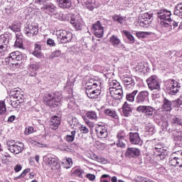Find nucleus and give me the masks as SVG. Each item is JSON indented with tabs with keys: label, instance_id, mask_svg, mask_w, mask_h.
<instances>
[{
	"label": "nucleus",
	"instance_id": "f257e3e1",
	"mask_svg": "<svg viewBox=\"0 0 182 182\" xmlns=\"http://www.w3.org/2000/svg\"><path fill=\"white\" fill-rule=\"evenodd\" d=\"M23 57L22 56V54L19 51H14L11 53H10L9 57H7L3 60V65H12L13 68H19L21 66V60Z\"/></svg>",
	"mask_w": 182,
	"mask_h": 182
},
{
	"label": "nucleus",
	"instance_id": "f03ea898",
	"mask_svg": "<svg viewBox=\"0 0 182 182\" xmlns=\"http://www.w3.org/2000/svg\"><path fill=\"white\" fill-rule=\"evenodd\" d=\"M10 38V33H4L0 36V59H4L8 55Z\"/></svg>",
	"mask_w": 182,
	"mask_h": 182
},
{
	"label": "nucleus",
	"instance_id": "7ed1b4c3",
	"mask_svg": "<svg viewBox=\"0 0 182 182\" xmlns=\"http://www.w3.org/2000/svg\"><path fill=\"white\" fill-rule=\"evenodd\" d=\"M45 102L49 107H58L60 105V102H62V92H55L53 94H47Z\"/></svg>",
	"mask_w": 182,
	"mask_h": 182
},
{
	"label": "nucleus",
	"instance_id": "20e7f679",
	"mask_svg": "<svg viewBox=\"0 0 182 182\" xmlns=\"http://www.w3.org/2000/svg\"><path fill=\"white\" fill-rule=\"evenodd\" d=\"M180 87H181V85H180V83L175 80L170 79L165 82V89L166 92L173 96L177 95V93L180 92Z\"/></svg>",
	"mask_w": 182,
	"mask_h": 182
},
{
	"label": "nucleus",
	"instance_id": "39448f33",
	"mask_svg": "<svg viewBox=\"0 0 182 182\" xmlns=\"http://www.w3.org/2000/svg\"><path fill=\"white\" fill-rule=\"evenodd\" d=\"M23 33L28 36V38H33L36 35H38L39 32V27H38V23L28 21L23 29Z\"/></svg>",
	"mask_w": 182,
	"mask_h": 182
},
{
	"label": "nucleus",
	"instance_id": "423d86ee",
	"mask_svg": "<svg viewBox=\"0 0 182 182\" xmlns=\"http://www.w3.org/2000/svg\"><path fill=\"white\" fill-rule=\"evenodd\" d=\"M102 83L99 81H95L92 85H88L86 87L85 93L90 99H97L101 92L100 90L96 89L97 86H100Z\"/></svg>",
	"mask_w": 182,
	"mask_h": 182
},
{
	"label": "nucleus",
	"instance_id": "0eeeda50",
	"mask_svg": "<svg viewBox=\"0 0 182 182\" xmlns=\"http://www.w3.org/2000/svg\"><path fill=\"white\" fill-rule=\"evenodd\" d=\"M6 146L8 150L11 151V153H14V154H19L23 151L25 148V145L22 142H15L14 141H9L6 142Z\"/></svg>",
	"mask_w": 182,
	"mask_h": 182
},
{
	"label": "nucleus",
	"instance_id": "6e6552de",
	"mask_svg": "<svg viewBox=\"0 0 182 182\" xmlns=\"http://www.w3.org/2000/svg\"><path fill=\"white\" fill-rule=\"evenodd\" d=\"M57 39L60 43H69L71 42L73 38V34L72 32L68 31L66 30H60L56 32Z\"/></svg>",
	"mask_w": 182,
	"mask_h": 182
},
{
	"label": "nucleus",
	"instance_id": "1a4fd4ad",
	"mask_svg": "<svg viewBox=\"0 0 182 182\" xmlns=\"http://www.w3.org/2000/svg\"><path fill=\"white\" fill-rule=\"evenodd\" d=\"M139 23L141 28H149L150 26V23H151V21H153V14L145 13L141 14L139 17Z\"/></svg>",
	"mask_w": 182,
	"mask_h": 182
},
{
	"label": "nucleus",
	"instance_id": "9d476101",
	"mask_svg": "<svg viewBox=\"0 0 182 182\" xmlns=\"http://www.w3.org/2000/svg\"><path fill=\"white\" fill-rule=\"evenodd\" d=\"M41 68V64L39 63L31 60L30 63L27 67V75L31 77H35L38 75V70Z\"/></svg>",
	"mask_w": 182,
	"mask_h": 182
},
{
	"label": "nucleus",
	"instance_id": "9b49d317",
	"mask_svg": "<svg viewBox=\"0 0 182 182\" xmlns=\"http://www.w3.org/2000/svg\"><path fill=\"white\" fill-rule=\"evenodd\" d=\"M43 161L51 170L60 168V162H59L57 158L45 156L43 157Z\"/></svg>",
	"mask_w": 182,
	"mask_h": 182
},
{
	"label": "nucleus",
	"instance_id": "f8f14e48",
	"mask_svg": "<svg viewBox=\"0 0 182 182\" xmlns=\"http://www.w3.org/2000/svg\"><path fill=\"white\" fill-rule=\"evenodd\" d=\"M146 83L150 90H160V82L156 75H151L146 80Z\"/></svg>",
	"mask_w": 182,
	"mask_h": 182
},
{
	"label": "nucleus",
	"instance_id": "ddd939ff",
	"mask_svg": "<svg viewBox=\"0 0 182 182\" xmlns=\"http://www.w3.org/2000/svg\"><path fill=\"white\" fill-rule=\"evenodd\" d=\"M108 127L107 125L97 124L95 127L96 136L99 139H106L109 134V132H107Z\"/></svg>",
	"mask_w": 182,
	"mask_h": 182
},
{
	"label": "nucleus",
	"instance_id": "4468645a",
	"mask_svg": "<svg viewBox=\"0 0 182 182\" xmlns=\"http://www.w3.org/2000/svg\"><path fill=\"white\" fill-rule=\"evenodd\" d=\"M91 29L96 38H103V35L105 33V28L102 26V23L100 21H97L94 24H92Z\"/></svg>",
	"mask_w": 182,
	"mask_h": 182
},
{
	"label": "nucleus",
	"instance_id": "2eb2a0df",
	"mask_svg": "<svg viewBox=\"0 0 182 182\" xmlns=\"http://www.w3.org/2000/svg\"><path fill=\"white\" fill-rule=\"evenodd\" d=\"M154 107L147 105H140L136 109L138 113H142V114H144L146 117H151L153 113H154Z\"/></svg>",
	"mask_w": 182,
	"mask_h": 182
},
{
	"label": "nucleus",
	"instance_id": "dca6fc26",
	"mask_svg": "<svg viewBox=\"0 0 182 182\" xmlns=\"http://www.w3.org/2000/svg\"><path fill=\"white\" fill-rule=\"evenodd\" d=\"M149 93L147 90L140 91L135 98V103H137V105L147 103L149 102Z\"/></svg>",
	"mask_w": 182,
	"mask_h": 182
},
{
	"label": "nucleus",
	"instance_id": "f3484780",
	"mask_svg": "<svg viewBox=\"0 0 182 182\" xmlns=\"http://www.w3.org/2000/svg\"><path fill=\"white\" fill-rule=\"evenodd\" d=\"M157 17L160 19L161 22H170L171 21V11L161 9L157 13Z\"/></svg>",
	"mask_w": 182,
	"mask_h": 182
},
{
	"label": "nucleus",
	"instance_id": "a211bd4d",
	"mask_svg": "<svg viewBox=\"0 0 182 182\" xmlns=\"http://www.w3.org/2000/svg\"><path fill=\"white\" fill-rule=\"evenodd\" d=\"M109 92L111 97H113L115 100H120L123 98V87L122 86L109 89Z\"/></svg>",
	"mask_w": 182,
	"mask_h": 182
},
{
	"label": "nucleus",
	"instance_id": "6ab92c4d",
	"mask_svg": "<svg viewBox=\"0 0 182 182\" xmlns=\"http://www.w3.org/2000/svg\"><path fill=\"white\" fill-rule=\"evenodd\" d=\"M129 136L131 144H135L136 146L143 145V140L140 138V134L138 132H129Z\"/></svg>",
	"mask_w": 182,
	"mask_h": 182
},
{
	"label": "nucleus",
	"instance_id": "aec40b11",
	"mask_svg": "<svg viewBox=\"0 0 182 182\" xmlns=\"http://www.w3.org/2000/svg\"><path fill=\"white\" fill-rule=\"evenodd\" d=\"M110 43L114 46V48H118L119 49H122V50H124L126 49V46H124V44L122 43V41H120V39L116 36H112L109 38Z\"/></svg>",
	"mask_w": 182,
	"mask_h": 182
},
{
	"label": "nucleus",
	"instance_id": "412c9836",
	"mask_svg": "<svg viewBox=\"0 0 182 182\" xmlns=\"http://www.w3.org/2000/svg\"><path fill=\"white\" fill-rule=\"evenodd\" d=\"M49 125L52 130H58L60 126V117L56 115L53 116L50 119Z\"/></svg>",
	"mask_w": 182,
	"mask_h": 182
},
{
	"label": "nucleus",
	"instance_id": "4be33fe9",
	"mask_svg": "<svg viewBox=\"0 0 182 182\" xmlns=\"http://www.w3.org/2000/svg\"><path fill=\"white\" fill-rule=\"evenodd\" d=\"M9 96L14 97V99H17V100L19 102H23L25 100V96H23V94H21V91L16 88H14L10 91Z\"/></svg>",
	"mask_w": 182,
	"mask_h": 182
},
{
	"label": "nucleus",
	"instance_id": "5701e85b",
	"mask_svg": "<svg viewBox=\"0 0 182 182\" xmlns=\"http://www.w3.org/2000/svg\"><path fill=\"white\" fill-rule=\"evenodd\" d=\"M70 23H72L75 31H80L82 29V25L83 23V21H82V18H76L75 16H73L70 18Z\"/></svg>",
	"mask_w": 182,
	"mask_h": 182
},
{
	"label": "nucleus",
	"instance_id": "b1692460",
	"mask_svg": "<svg viewBox=\"0 0 182 182\" xmlns=\"http://www.w3.org/2000/svg\"><path fill=\"white\" fill-rule=\"evenodd\" d=\"M139 155H140V150L136 148H128L125 153L126 157H128L129 159L139 157Z\"/></svg>",
	"mask_w": 182,
	"mask_h": 182
},
{
	"label": "nucleus",
	"instance_id": "393cba45",
	"mask_svg": "<svg viewBox=\"0 0 182 182\" xmlns=\"http://www.w3.org/2000/svg\"><path fill=\"white\" fill-rule=\"evenodd\" d=\"M133 112V108H132V105L125 102L122 105V113L125 117H129V116H132V113Z\"/></svg>",
	"mask_w": 182,
	"mask_h": 182
},
{
	"label": "nucleus",
	"instance_id": "a878e982",
	"mask_svg": "<svg viewBox=\"0 0 182 182\" xmlns=\"http://www.w3.org/2000/svg\"><path fill=\"white\" fill-rule=\"evenodd\" d=\"M41 9L48 15H53V14H55V12L56 11V6L53 5V4H49L44 5L41 8Z\"/></svg>",
	"mask_w": 182,
	"mask_h": 182
},
{
	"label": "nucleus",
	"instance_id": "bb28decb",
	"mask_svg": "<svg viewBox=\"0 0 182 182\" xmlns=\"http://www.w3.org/2000/svg\"><path fill=\"white\" fill-rule=\"evenodd\" d=\"M123 83L126 89H128V90L133 89V87H134V85H136V83L134 82V80H133V77H124Z\"/></svg>",
	"mask_w": 182,
	"mask_h": 182
},
{
	"label": "nucleus",
	"instance_id": "cd10ccee",
	"mask_svg": "<svg viewBox=\"0 0 182 182\" xmlns=\"http://www.w3.org/2000/svg\"><path fill=\"white\" fill-rule=\"evenodd\" d=\"M58 6L63 9H70L72 8V0H57Z\"/></svg>",
	"mask_w": 182,
	"mask_h": 182
},
{
	"label": "nucleus",
	"instance_id": "c85d7f7f",
	"mask_svg": "<svg viewBox=\"0 0 182 182\" xmlns=\"http://www.w3.org/2000/svg\"><path fill=\"white\" fill-rule=\"evenodd\" d=\"M36 58H42L43 54L42 53V46L40 44L34 45V51L32 53Z\"/></svg>",
	"mask_w": 182,
	"mask_h": 182
},
{
	"label": "nucleus",
	"instance_id": "c756f323",
	"mask_svg": "<svg viewBox=\"0 0 182 182\" xmlns=\"http://www.w3.org/2000/svg\"><path fill=\"white\" fill-rule=\"evenodd\" d=\"M173 102L171 100H168L167 98L164 99L162 109L165 112H170L172 109Z\"/></svg>",
	"mask_w": 182,
	"mask_h": 182
},
{
	"label": "nucleus",
	"instance_id": "7c9ffc66",
	"mask_svg": "<svg viewBox=\"0 0 182 182\" xmlns=\"http://www.w3.org/2000/svg\"><path fill=\"white\" fill-rule=\"evenodd\" d=\"M180 158L174 156V154L170 156L168 164L172 167H178Z\"/></svg>",
	"mask_w": 182,
	"mask_h": 182
},
{
	"label": "nucleus",
	"instance_id": "2f4dec72",
	"mask_svg": "<svg viewBox=\"0 0 182 182\" xmlns=\"http://www.w3.org/2000/svg\"><path fill=\"white\" fill-rule=\"evenodd\" d=\"M21 21H14L12 25L9 26V29H11L13 32H21Z\"/></svg>",
	"mask_w": 182,
	"mask_h": 182
},
{
	"label": "nucleus",
	"instance_id": "473e14b6",
	"mask_svg": "<svg viewBox=\"0 0 182 182\" xmlns=\"http://www.w3.org/2000/svg\"><path fill=\"white\" fill-rule=\"evenodd\" d=\"M160 28L164 32H167V31H170L171 29V22L168 21H161L159 24Z\"/></svg>",
	"mask_w": 182,
	"mask_h": 182
},
{
	"label": "nucleus",
	"instance_id": "72a5a7b5",
	"mask_svg": "<svg viewBox=\"0 0 182 182\" xmlns=\"http://www.w3.org/2000/svg\"><path fill=\"white\" fill-rule=\"evenodd\" d=\"M139 93V90H135L133 92L127 94L126 99L128 102H134L136 100V95Z\"/></svg>",
	"mask_w": 182,
	"mask_h": 182
},
{
	"label": "nucleus",
	"instance_id": "f704fd0d",
	"mask_svg": "<svg viewBox=\"0 0 182 182\" xmlns=\"http://www.w3.org/2000/svg\"><path fill=\"white\" fill-rule=\"evenodd\" d=\"M104 113L107 114V116H109V117H112V119H119V115H117L116 111L112 109H106L104 111Z\"/></svg>",
	"mask_w": 182,
	"mask_h": 182
},
{
	"label": "nucleus",
	"instance_id": "c9c22d12",
	"mask_svg": "<svg viewBox=\"0 0 182 182\" xmlns=\"http://www.w3.org/2000/svg\"><path fill=\"white\" fill-rule=\"evenodd\" d=\"M145 132L146 133H148V134L153 135L156 133V127L153 124H147L145 127Z\"/></svg>",
	"mask_w": 182,
	"mask_h": 182
},
{
	"label": "nucleus",
	"instance_id": "e433bc0d",
	"mask_svg": "<svg viewBox=\"0 0 182 182\" xmlns=\"http://www.w3.org/2000/svg\"><path fill=\"white\" fill-rule=\"evenodd\" d=\"M108 86L109 87V89H113V88H117L119 87V86H122V85H120V82H118L117 80L109 78L108 80Z\"/></svg>",
	"mask_w": 182,
	"mask_h": 182
},
{
	"label": "nucleus",
	"instance_id": "4c0bfd02",
	"mask_svg": "<svg viewBox=\"0 0 182 182\" xmlns=\"http://www.w3.org/2000/svg\"><path fill=\"white\" fill-rule=\"evenodd\" d=\"M134 181L135 182H155L154 181L144 176H135Z\"/></svg>",
	"mask_w": 182,
	"mask_h": 182
},
{
	"label": "nucleus",
	"instance_id": "58836bf2",
	"mask_svg": "<svg viewBox=\"0 0 182 182\" xmlns=\"http://www.w3.org/2000/svg\"><path fill=\"white\" fill-rule=\"evenodd\" d=\"M86 117L90 119V120H97V113L95 111H88L85 114Z\"/></svg>",
	"mask_w": 182,
	"mask_h": 182
},
{
	"label": "nucleus",
	"instance_id": "ea45409f",
	"mask_svg": "<svg viewBox=\"0 0 182 182\" xmlns=\"http://www.w3.org/2000/svg\"><path fill=\"white\" fill-rule=\"evenodd\" d=\"M27 141H28V143H30V144H33V146H36L37 147H41V148L46 147V144L38 142L37 141H35L33 138H28Z\"/></svg>",
	"mask_w": 182,
	"mask_h": 182
},
{
	"label": "nucleus",
	"instance_id": "a19ab883",
	"mask_svg": "<svg viewBox=\"0 0 182 182\" xmlns=\"http://www.w3.org/2000/svg\"><path fill=\"white\" fill-rule=\"evenodd\" d=\"M76 136V131H72L70 134H68L65 137V140L68 141V143H72L73 140H75V136Z\"/></svg>",
	"mask_w": 182,
	"mask_h": 182
},
{
	"label": "nucleus",
	"instance_id": "79ce46f5",
	"mask_svg": "<svg viewBox=\"0 0 182 182\" xmlns=\"http://www.w3.org/2000/svg\"><path fill=\"white\" fill-rule=\"evenodd\" d=\"M174 15L177 16H182V3H179L175 8Z\"/></svg>",
	"mask_w": 182,
	"mask_h": 182
},
{
	"label": "nucleus",
	"instance_id": "37998d69",
	"mask_svg": "<svg viewBox=\"0 0 182 182\" xmlns=\"http://www.w3.org/2000/svg\"><path fill=\"white\" fill-rule=\"evenodd\" d=\"M135 34L136 38H139V39H143L144 38H147L149 36L148 32L144 31H135Z\"/></svg>",
	"mask_w": 182,
	"mask_h": 182
},
{
	"label": "nucleus",
	"instance_id": "c03bdc74",
	"mask_svg": "<svg viewBox=\"0 0 182 182\" xmlns=\"http://www.w3.org/2000/svg\"><path fill=\"white\" fill-rule=\"evenodd\" d=\"M83 174H85V171L83 169L78 168L74 171V175L80 178H83Z\"/></svg>",
	"mask_w": 182,
	"mask_h": 182
},
{
	"label": "nucleus",
	"instance_id": "a18cd8bd",
	"mask_svg": "<svg viewBox=\"0 0 182 182\" xmlns=\"http://www.w3.org/2000/svg\"><path fill=\"white\" fill-rule=\"evenodd\" d=\"M124 33L127 39L129 41V42H131V43H134V37L133 36V35H132V33H130V32L127 31H124Z\"/></svg>",
	"mask_w": 182,
	"mask_h": 182
},
{
	"label": "nucleus",
	"instance_id": "49530a36",
	"mask_svg": "<svg viewBox=\"0 0 182 182\" xmlns=\"http://www.w3.org/2000/svg\"><path fill=\"white\" fill-rule=\"evenodd\" d=\"M117 139H126V132L124 130H119L117 134Z\"/></svg>",
	"mask_w": 182,
	"mask_h": 182
},
{
	"label": "nucleus",
	"instance_id": "de8ad7c7",
	"mask_svg": "<svg viewBox=\"0 0 182 182\" xmlns=\"http://www.w3.org/2000/svg\"><path fill=\"white\" fill-rule=\"evenodd\" d=\"M112 19L115 21V22H118V23H121V25H123V23L124 22V21H126L124 19V18L120 16H117L115 15L112 17Z\"/></svg>",
	"mask_w": 182,
	"mask_h": 182
},
{
	"label": "nucleus",
	"instance_id": "09e8293b",
	"mask_svg": "<svg viewBox=\"0 0 182 182\" xmlns=\"http://www.w3.org/2000/svg\"><path fill=\"white\" fill-rule=\"evenodd\" d=\"M6 113V105L4 102H0V115L5 114Z\"/></svg>",
	"mask_w": 182,
	"mask_h": 182
},
{
	"label": "nucleus",
	"instance_id": "8fccbe9b",
	"mask_svg": "<svg viewBox=\"0 0 182 182\" xmlns=\"http://www.w3.org/2000/svg\"><path fill=\"white\" fill-rule=\"evenodd\" d=\"M60 55H62V52L59 50H57L53 52L50 55L49 58L50 59H54V58H59V56H60Z\"/></svg>",
	"mask_w": 182,
	"mask_h": 182
},
{
	"label": "nucleus",
	"instance_id": "3c124183",
	"mask_svg": "<svg viewBox=\"0 0 182 182\" xmlns=\"http://www.w3.org/2000/svg\"><path fill=\"white\" fill-rule=\"evenodd\" d=\"M126 139H118L117 141V146L121 147V149H125L126 148Z\"/></svg>",
	"mask_w": 182,
	"mask_h": 182
},
{
	"label": "nucleus",
	"instance_id": "603ef678",
	"mask_svg": "<svg viewBox=\"0 0 182 182\" xmlns=\"http://www.w3.org/2000/svg\"><path fill=\"white\" fill-rule=\"evenodd\" d=\"M14 46H16V48H23V41L22 40V38H17L14 44Z\"/></svg>",
	"mask_w": 182,
	"mask_h": 182
},
{
	"label": "nucleus",
	"instance_id": "864d4df0",
	"mask_svg": "<svg viewBox=\"0 0 182 182\" xmlns=\"http://www.w3.org/2000/svg\"><path fill=\"white\" fill-rule=\"evenodd\" d=\"M156 150H159V151H154L155 157H157L158 156H161V154H166L167 153L166 152V149H164L156 148Z\"/></svg>",
	"mask_w": 182,
	"mask_h": 182
},
{
	"label": "nucleus",
	"instance_id": "5fc2aeb1",
	"mask_svg": "<svg viewBox=\"0 0 182 182\" xmlns=\"http://www.w3.org/2000/svg\"><path fill=\"white\" fill-rule=\"evenodd\" d=\"M33 132H35L33 127L28 126L26 127L24 134H26V136H29V134H32Z\"/></svg>",
	"mask_w": 182,
	"mask_h": 182
},
{
	"label": "nucleus",
	"instance_id": "6e6d98bb",
	"mask_svg": "<svg viewBox=\"0 0 182 182\" xmlns=\"http://www.w3.org/2000/svg\"><path fill=\"white\" fill-rule=\"evenodd\" d=\"M64 164H65V168H70V167H72V165L73 164V162H72V159L70 158L67 159L64 162Z\"/></svg>",
	"mask_w": 182,
	"mask_h": 182
},
{
	"label": "nucleus",
	"instance_id": "4d7b16f0",
	"mask_svg": "<svg viewBox=\"0 0 182 182\" xmlns=\"http://www.w3.org/2000/svg\"><path fill=\"white\" fill-rule=\"evenodd\" d=\"M80 131L84 134H87V133H89V128L85 125H81L80 127Z\"/></svg>",
	"mask_w": 182,
	"mask_h": 182
},
{
	"label": "nucleus",
	"instance_id": "13d9d810",
	"mask_svg": "<svg viewBox=\"0 0 182 182\" xmlns=\"http://www.w3.org/2000/svg\"><path fill=\"white\" fill-rule=\"evenodd\" d=\"M109 178V180H110V178H111L110 176H109V175H107V174H104V175H102V176H101V178H100V182H110L109 181H107V179H106V178Z\"/></svg>",
	"mask_w": 182,
	"mask_h": 182
},
{
	"label": "nucleus",
	"instance_id": "bf43d9fd",
	"mask_svg": "<svg viewBox=\"0 0 182 182\" xmlns=\"http://www.w3.org/2000/svg\"><path fill=\"white\" fill-rule=\"evenodd\" d=\"M29 171H31V169H29V168L25 169V170L17 177V178H23V177H25V176H26V174H28V173H29Z\"/></svg>",
	"mask_w": 182,
	"mask_h": 182
},
{
	"label": "nucleus",
	"instance_id": "052dcab7",
	"mask_svg": "<svg viewBox=\"0 0 182 182\" xmlns=\"http://www.w3.org/2000/svg\"><path fill=\"white\" fill-rule=\"evenodd\" d=\"M21 103H23V102L16 100V101H12L11 103V105L12 106V107H14L15 109H16V107H18V106H19Z\"/></svg>",
	"mask_w": 182,
	"mask_h": 182
},
{
	"label": "nucleus",
	"instance_id": "680f3d73",
	"mask_svg": "<svg viewBox=\"0 0 182 182\" xmlns=\"http://www.w3.org/2000/svg\"><path fill=\"white\" fill-rule=\"evenodd\" d=\"M48 46H56V43H55V41L52 38H48L46 42Z\"/></svg>",
	"mask_w": 182,
	"mask_h": 182
},
{
	"label": "nucleus",
	"instance_id": "e2e57ef3",
	"mask_svg": "<svg viewBox=\"0 0 182 182\" xmlns=\"http://www.w3.org/2000/svg\"><path fill=\"white\" fill-rule=\"evenodd\" d=\"M92 160H97V161H98L99 163H103V161H105V159L99 157L95 154H94Z\"/></svg>",
	"mask_w": 182,
	"mask_h": 182
},
{
	"label": "nucleus",
	"instance_id": "0e129e2a",
	"mask_svg": "<svg viewBox=\"0 0 182 182\" xmlns=\"http://www.w3.org/2000/svg\"><path fill=\"white\" fill-rule=\"evenodd\" d=\"M86 177H87V178L90 179V181H93L96 178V176H95V174H92V173H87L86 175Z\"/></svg>",
	"mask_w": 182,
	"mask_h": 182
},
{
	"label": "nucleus",
	"instance_id": "69168bd1",
	"mask_svg": "<svg viewBox=\"0 0 182 182\" xmlns=\"http://www.w3.org/2000/svg\"><path fill=\"white\" fill-rule=\"evenodd\" d=\"M34 2L38 4V5H45L48 2V0H34Z\"/></svg>",
	"mask_w": 182,
	"mask_h": 182
},
{
	"label": "nucleus",
	"instance_id": "338daca9",
	"mask_svg": "<svg viewBox=\"0 0 182 182\" xmlns=\"http://www.w3.org/2000/svg\"><path fill=\"white\" fill-rule=\"evenodd\" d=\"M166 156H167V153L166 154H161L158 156H156V159L157 160H160V161L164 160V159H166Z\"/></svg>",
	"mask_w": 182,
	"mask_h": 182
},
{
	"label": "nucleus",
	"instance_id": "774afa93",
	"mask_svg": "<svg viewBox=\"0 0 182 182\" xmlns=\"http://www.w3.org/2000/svg\"><path fill=\"white\" fill-rule=\"evenodd\" d=\"M70 123H71V126H77V119H76V117H73L71 119V122H70Z\"/></svg>",
	"mask_w": 182,
	"mask_h": 182
}]
</instances>
